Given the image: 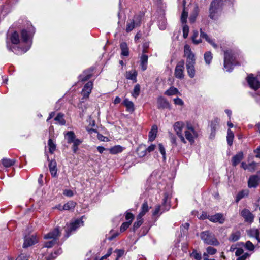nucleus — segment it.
Listing matches in <instances>:
<instances>
[{
	"label": "nucleus",
	"mask_w": 260,
	"mask_h": 260,
	"mask_svg": "<svg viewBox=\"0 0 260 260\" xmlns=\"http://www.w3.org/2000/svg\"><path fill=\"white\" fill-rule=\"evenodd\" d=\"M158 147L160 152L164 158L165 159L166 152L165 148L161 144H159Z\"/></svg>",
	"instance_id": "obj_56"
},
{
	"label": "nucleus",
	"mask_w": 260,
	"mask_h": 260,
	"mask_svg": "<svg viewBox=\"0 0 260 260\" xmlns=\"http://www.w3.org/2000/svg\"><path fill=\"white\" fill-rule=\"evenodd\" d=\"M254 152L256 153V157L260 158V147L254 150Z\"/></svg>",
	"instance_id": "obj_64"
},
{
	"label": "nucleus",
	"mask_w": 260,
	"mask_h": 260,
	"mask_svg": "<svg viewBox=\"0 0 260 260\" xmlns=\"http://www.w3.org/2000/svg\"><path fill=\"white\" fill-rule=\"evenodd\" d=\"M136 27L137 26L134 23H133L132 20H131L129 22H127L126 31L127 32H129Z\"/></svg>",
	"instance_id": "obj_47"
},
{
	"label": "nucleus",
	"mask_w": 260,
	"mask_h": 260,
	"mask_svg": "<svg viewBox=\"0 0 260 260\" xmlns=\"http://www.w3.org/2000/svg\"><path fill=\"white\" fill-rule=\"evenodd\" d=\"M22 38L24 42L27 43V47L25 48H19L18 47H12L9 45V41L13 44H18L20 42L19 36L18 32L14 31L11 34H9L7 37V48L12 50L16 54H21L25 53L30 47L31 42L29 41L31 38V35L26 30L24 29L21 32Z\"/></svg>",
	"instance_id": "obj_2"
},
{
	"label": "nucleus",
	"mask_w": 260,
	"mask_h": 260,
	"mask_svg": "<svg viewBox=\"0 0 260 260\" xmlns=\"http://www.w3.org/2000/svg\"><path fill=\"white\" fill-rule=\"evenodd\" d=\"M92 88L93 83L91 81L87 82L85 85L82 91V94H83L84 98H87L89 97V94L91 92Z\"/></svg>",
	"instance_id": "obj_13"
},
{
	"label": "nucleus",
	"mask_w": 260,
	"mask_h": 260,
	"mask_svg": "<svg viewBox=\"0 0 260 260\" xmlns=\"http://www.w3.org/2000/svg\"><path fill=\"white\" fill-rule=\"evenodd\" d=\"M166 21L165 20L159 22L158 26L161 30H164L166 28Z\"/></svg>",
	"instance_id": "obj_54"
},
{
	"label": "nucleus",
	"mask_w": 260,
	"mask_h": 260,
	"mask_svg": "<svg viewBox=\"0 0 260 260\" xmlns=\"http://www.w3.org/2000/svg\"><path fill=\"white\" fill-rule=\"evenodd\" d=\"M54 120L57 121V122L60 125H63L66 124V121L63 118V114L61 113H58L54 118Z\"/></svg>",
	"instance_id": "obj_35"
},
{
	"label": "nucleus",
	"mask_w": 260,
	"mask_h": 260,
	"mask_svg": "<svg viewBox=\"0 0 260 260\" xmlns=\"http://www.w3.org/2000/svg\"><path fill=\"white\" fill-rule=\"evenodd\" d=\"M148 56L146 54H142L140 57V65L142 71H145L147 68Z\"/></svg>",
	"instance_id": "obj_20"
},
{
	"label": "nucleus",
	"mask_w": 260,
	"mask_h": 260,
	"mask_svg": "<svg viewBox=\"0 0 260 260\" xmlns=\"http://www.w3.org/2000/svg\"><path fill=\"white\" fill-rule=\"evenodd\" d=\"M122 104L126 107L127 111L129 112L134 111V104L133 102L129 101L128 99H125L122 102Z\"/></svg>",
	"instance_id": "obj_16"
},
{
	"label": "nucleus",
	"mask_w": 260,
	"mask_h": 260,
	"mask_svg": "<svg viewBox=\"0 0 260 260\" xmlns=\"http://www.w3.org/2000/svg\"><path fill=\"white\" fill-rule=\"evenodd\" d=\"M137 72L136 70H131L125 73V77L127 79L131 80L133 82H137Z\"/></svg>",
	"instance_id": "obj_15"
},
{
	"label": "nucleus",
	"mask_w": 260,
	"mask_h": 260,
	"mask_svg": "<svg viewBox=\"0 0 260 260\" xmlns=\"http://www.w3.org/2000/svg\"><path fill=\"white\" fill-rule=\"evenodd\" d=\"M83 225V221L81 219H77L74 222L67 225L66 231L67 233V236H69V234L75 231L79 227Z\"/></svg>",
	"instance_id": "obj_8"
},
{
	"label": "nucleus",
	"mask_w": 260,
	"mask_h": 260,
	"mask_svg": "<svg viewBox=\"0 0 260 260\" xmlns=\"http://www.w3.org/2000/svg\"><path fill=\"white\" fill-rule=\"evenodd\" d=\"M91 76L92 72L91 71H86L80 75L79 79L82 81H85L90 78Z\"/></svg>",
	"instance_id": "obj_27"
},
{
	"label": "nucleus",
	"mask_w": 260,
	"mask_h": 260,
	"mask_svg": "<svg viewBox=\"0 0 260 260\" xmlns=\"http://www.w3.org/2000/svg\"><path fill=\"white\" fill-rule=\"evenodd\" d=\"M37 242V239L35 235L26 236L24 237V242L23 244V248L31 246Z\"/></svg>",
	"instance_id": "obj_10"
},
{
	"label": "nucleus",
	"mask_w": 260,
	"mask_h": 260,
	"mask_svg": "<svg viewBox=\"0 0 260 260\" xmlns=\"http://www.w3.org/2000/svg\"><path fill=\"white\" fill-rule=\"evenodd\" d=\"M258 182L259 178L257 176H252L249 178L248 180V187L250 188L256 187L258 184Z\"/></svg>",
	"instance_id": "obj_17"
},
{
	"label": "nucleus",
	"mask_w": 260,
	"mask_h": 260,
	"mask_svg": "<svg viewBox=\"0 0 260 260\" xmlns=\"http://www.w3.org/2000/svg\"><path fill=\"white\" fill-rule=\"evenodd\" d=\"M66 136L68 143H72L76 139V136L73 131L68 132Z\"/></svg>",
	"instance_id": "obj_29"
},
{
	"label": "nucleus",
	"mask_w": 260,
	"mask_h": 260,
	"mask_svg": "<svg viewBox=\"0 0 260 260\" xmlns=\"http://www.w3.org/2000/svg\"><path fill=\"white\" fill-rule=\"evenodd\" d=\"M201 239L207 244L217 246L219 244L215 235L208 231L202 232L200 234Z\"/></svg>",
	"instance_id": "obj_4"
},
{
	"label": "nucleus",
	"mask_w": 260,
	"mask_h": 260,
	"mask_svg": "<svg viewBox=\"0 0 260 260\" xmlns=\"http://www.w3.org/2000/svg\"><path fill=\"white\" fill-rule=\"evenodd\" d=\"M157 126L155 125L152 126L151 131L149 133V140L153 141L155 140L157 133Z\"/></svg>",
	"instance_id": "obj_23"
},
{
	"label": "nucleus",
	"mask_w": 260,
	"mask_h": 260,
	"mask_svg": "<svg viewBox=\"0 0 260 260\" xmlns=\"http://www.w3.org/2000/svg\"><path fill=\"white\" fill-rule=\"evenodd\" d=\"M111 253H112V249L110 248L109 249L106 255H105L104 256L101 257L99 260H103L104 259L107 258L108 256H109L111 254Z\"/></svg>",
	"instance_id": "obj_62"
},
{
	"label": "nucleus",
	"mask_w": 260,
	"mask_h": 260,
	"mask_svg": "<svg viewBox=\"0 0 260 260\" xmlns=\"http://www.w3.org/2000/svg\"><path fill=\"white\" fill-rule=\"evenodd\" d=\"M124 147L120 145H115L109 149L110 153L112 154H116L122 152L124 150Z\"/></svg>",
	"instance_id": "obj_24"
},
{
	"label": "nucleus",
	"mask_w": 260,
	"mask_h": 260,
	"mask_svg": "<svg viewBox=\"0 0 260 260\" xmlns=\"http://www.w3.org/2000/svg\"><path fill=\"white\" fill-rule=\"evenodd\" d=\"M198 37V32L197 31H194L193 34L192 36V41L194 44H199L202 42L201 38H199L198 40H196V38Z\"/></svg>",
	"instance_id": "obj_43"
},
{
	"label": "nucleus",
	"mask_w": 260,
	"mask_h": 260,
	"mask_svg": "<svg viewBox=\"0 0 260 260\" xmlns=\"http://www.w3.org/2000/svg\"><path fill=\"white\" fill-rule=\"evenodd\" d=\"M240 237V233L239 232H236L231 235L229 237V240L235 242L237 241Z\"/></svg>",
	"instance_id": "obj_40"
},
{
	"label": "nucleus",
	"mask_w": 260,
	"mask_h": 260,
	"mask_svg": "<svg viewBox=\"0 0 260 260\" xmlns=\"http://www.w3.org/2000/svg\"><path fill=\"white\" fill-rule=\"evenodd\" d=\"M213 58L211 52H206L204 54V59L207 64H210Z\"/></svg>",
	"instance_id": "obj_36"
},
{
	"label": "nucleus",
	"mask_w": 260,
	"mask_h": 260,
	"mask_svg": "<svg viewBox=\"0 0 260 260\" xmlns=\"http://www.w3.org/2000/svg\"><path fill=\"white\" fill-rule=\"evenodd\" d=\"M120 48L121 49V55L123 56H127L128 55V51L127 48V45L125 43L123 42L121 43Z\"/></svg>",
	"instance_id": "obj_38"
},
{
	"label": "nucleus",
	"mask_w": 260,
	"mask_h": 260,
	"mask_svg": "<svg viewBox=\"0 0 260 260\" xmlns=\"http://www.w3.org/2000/svg\"><path fill=\"white\" fill-rule=\"evenodd\" d=\"M207 254L208 255H213L215 254L217 252V250L215 248L212 247H208L206 249Z\"/></svg>",
	"instance_id": "obj_50"
},
{
	"label": "nucleus",
	"mask_w": 260,
	"mask_h": 260,
	"mask_svg": "<svg viewBox=\"0 0 260 260\" xmlns=\"http://www.w3.org/2000/svg\"><path fill=\"white\" fill-rule=\"evenodd\" d=\"M143 219L142 216L138 215L137 217V221L134 223L133 225V229L135 231L136 229L139 228L143 223Z\"/></svg>",
	"instance_id": "obj_33"
},
{
	"label": "nucleus",
	"mask_w": 260,
	"mask_h": 260,
	"mask_svg": "<svg viewBox=\"0 0 260 260\" xmlns=\"http://www.w3.org/2000/svg\"><path fill=\"white\" fill-rule=\"evenodd\" d=\"M30 255L26 253H22L19 255L16 260H28Z\"/></svg>",
	"instance_id": "obj_49"
},
{
	"label": "nucleus",
	"mask_w": 260,
	"mask_h": 260,
	"mask_svg": "<svg viewBox=\"0 0 260 260\" xmlns=\"http://www.w3.org/2000/svg\"><path fill=\"white\" fill-rule=\"evenodd\" d=\"M247 234L250 237L258 238L259 236L260 232L256 229H251L247 231Z\"/></svg>",
	"instance_id": "obj_28"
},
{
	"label": "nucleus",
	"mask_w": 260,
	"mask_h": 260,
	"mask_svg": "<svg viewBox=\"0 0 260 260\" xmlns=\"http://www.w3.org/2000/svg\"><path fill=\"white\" fill-rule=\"evenodd\" d=\"M140 92V86L137 84L135 86L132 92V95L136 99L139 95Z\"/></svg>",
	"instance_id": "obj_37"
},
{
	"label": "nucleus",
	"mask_w": 260,
	"mask_h": 260,
	"mask_svg": "<svg viewBox=\"0 0 260 260\" xmlns=\"http://www.w3.org/2000/svg\"><path fill=\"white\" fill-rule=\"evenodd\" d=\"M2 163L5 167H10L14 164L15 161L13 159L3 158Z\"/></svg>",
	"instance_id": "obj_34"
},
{
	"label": "nucleus",
	"mask_w": 260,
	"mask_h": 260,
	"mask_svg": "<svg viewBox=\"0 0 260 260\" xmlns=\"http://www.w3.org/2000/svg\"><path fill=\"white\" fill-rule=\"evenodd\" d=\"M149 210V207L147 202H145L143 203L141 207V211L138 214L141 216H143Z\"/></svg>",
	"instance_id": "obj_31"
},
{
	"label": "nucleus",
	"mask_w": 260,
	"mask_h": 260,
	"mask_svg": "<svg viewBox=\"0 0 260 260\" xmlns=\"http://www.w3.org/2000/svg\"><path fill=\"white\" fill-rule=\"evenodd\" d=\"M249 191L247 190H242L239 192L236 197V202H238L242 198L248 196Z\"/></svg>",
	"instance_id": "obj_39"
},
{
	"label": "nucleus",
	"mask_w": 260,
	"mask_h": 260,
	"mask_svg": "<svg viewBox=\"0 0 260 260\" xmlns=\"http://www.w3.org/2000/svg\"><path fill=\"white\" fill-rule=\"evenodd\" d=\"M179 93V92L178 90L174 87H170L169 89H168L165 92V94L169 95V96L176 95Z\"/></svg>",
	"instance_id": "obj_32"
},
{
	"label": "nucleus",
	"mask_w": 260,
	"mask_h": 260,
	"mask_svg": "<svg viewBox=\"0 0 260 260\" xmlns=\"http://www.w3.org/2000/svg\"><path fill=\"white\" fill-rule=\"evenodd\" d=\"M174 102L175 104L180 106H182L184 104L183 101L179 98L174 99Z\"/></svg>",
	"instance_id": "obj_57"
},
{
	"label": "nucleus",
	"mask_w": 260,
	"mask_h": 260,
	"mask_svg": "<svg viewBox=\"0 0 260 260\" xmlns=\"http://www.w3.org/2000/svg\"><path fill=\"white\" fill-rule=\"evenodd\" d=\"M208 219L213 222H219L222 224L224 221V218L223 215L220 213H217L214 215L208 216Z\"/></svg>",
	"instance_id": "obj_14"
},
{
	"label": "nucleus",
	"mask_w": 260,
	"mask_h": 260,
	"mask_svg": "<svg viewBox=\"0 0 260 260\" xmlns=\"http://www.w3.org/2000/svg\"><path fill=\"white\" fill-rule=\"evenodd\" d=\"M56 241V240H51L50 241L46 242L44 246L47 248H51L55 244Z\"/></svg>",
	"instance_id": "obj_52"
},
{
	"label": "nucleus",
	"mask_w": 260,
	"mask_h": 260,
	"mask_svg": "<svg viewBox=\"0 0 260 260\" xmlns=\"http://www.w3.org/2000/svg\"><path fill=\"white\" fill-rule=\"evenodd\" d=\"M200 37L205 39L209 43H210L214 48H217V45L214 43L213 41L210 39L208 35L200 29Z\"/></svg>",
	"instance_id": "obj_25"
},
{
	"label": "nucleus",
	"mask_w": 260,
	"mask_h": 260,
	"mask_svg": "<svg viewBox=\"0 0 260 260\" xmlns=\"http://www.w3.org/2000/svg\"><path fill=\"white\" fill-rule=\"evenodd\" d=\"M141 19L142 16L141 15H136L134 17V18L132 20L133 23H134L138 27L140 25Z\"/></svg>",
	"instance_id": "obj_42"
},
{
	"label": "nucleus",
	"mask_w": 260,
	"mask_h": 260,
	"mask_svg": "<svg viewBox=\"0 0 260 260\" xmlns=\"http://www.w3.org/2000/svg\"><path fill=\"white\" fill-rule=\"evenodd\" d=\"M115 252L117 253V257L116 260H118V259L124 254V251L122 250H116Z\"/></svg>",
	"instance_id": "obj_63"
},
{
	"label": "nucleus",
	"mask_w": 260,
	"mask_h": 260,
	"mask_svg": "<svg viewBox=\"0 0 260 260\" xmlns=\"http://www.w3.org/2000/svg\"><path fill=\"white\" fill-rule=\"evenodd\" d=\"M130 222H124L120 226V230L121 232L125 231L131 225Z\"/></svg>",
	"instance_id": "obj_51"
},
{
	"label": "nucleus",
	"mask_w": 260,
	"mask_h": 260,
	"mask_svg": "<svg viewBox=\"0 0 260 260\" xmlns=\"http://www.w3.org/2000/svg\"><path fill=\"white\" fill-rule=\"evenodd\" d=\"M187 17L188 12L185 11V9H184L181 16V21L182 23H186Z\"/></svg>",
	"instance_id": "obj_45"
},
{
	"label": "nucleus",
	"mask_w": 260,
	"mask_h": 260,
	"mask_svg": "<svg viewBox=\"0 0 260 260\" xmlns=\"http://www.w3.org/2000/svg\"><path fill=\"white\" fill-rule=\"evenodd\" d=\"M155 148V145H153V144H152L150 146H149L145 150V151L143 152V154H140V155L141 156H143L144 155H145L146 154V152H152L153 151V150H154Z\"/></svg>",
	"instance_id": "obj_48"
},
{
	"label": "nucleus",
	"mask_w": 260,
	"mask_h": 260,
	"mask_svg": "<svg viewBox=\"0 0 260 260\" xmlns=\"http://www.w3.org/2000/svg\"><path fill=\"white\" fill-rule=\"evenodd\" d=\"M245 247L250 251H252L254 249V245L249 241L246 242Z\"/></svg>",
	"instance_id": "obj_53"
},
{
	"label": "nucleus",
	"mask_w": 260,
	"mask_h": 260,
	"mask_svg": "<svg viewBox=\"0 0 260 260\" xmlns=\"http://www.w3.org/2000/svg\"><path fill=\"white\" fill-rule=\"evenodd\" d=\"M189 27L185 23H183V36L186 38L188 35Z\"/></svg>",
	"instance_id": "obj_46"
},
{
	"label": "nucleus",
	"mask_w": 260,
	"mask_h": 260,
	"mask_svg": "<svg viewBox=\"0 0 260 260\" xmlns=\"http://www.w3.org/2000/svg\"><path fill=\"white\" fill-rule=\"evenodd\" d=\"M222 0H214L211 4L209 9V17L212 19L216 18L218 11L221 6Z\"/></svg>",
	"instance_id": "obj_5"
},
{
	"label": "nucleus",
	"mask_w": 260,
	"mask_h": 260,
	"mask_svg": "<svg viewBox=\"0 0 260 260\" xmlns=\"http://www.w3.org/2000/svg\"><path fill=\"white\" fill-rule=\"evenodd\" d=\"M224 67L228 72L232 71L233 68V56L230 52L228 51H224Z\"/></svg>",
	"instance_id": "obj_6"
},
{
	"label": "nucleus",
	"mask_w": 260,
	"mask_h": 260,
	"mask_svg": "<svg viewBox=\"0 0 260 260\" xmlns=\"http://www.w3.org/2000/svg\"><path fill=\"white\" fill-rule=\"evenodd\" d=\"M184 62L183 60L180 61L176 65L174 75L178 79H182L184 78Z\"/></svg>",
	"instance_id": "obj_7"
},
{
	"label": "nucleus",
	"mask_w": 260,
	"mask_h": 260,
	"mask_svg": "<svg viewBox=\"0 0 260 260\" xmlns=\"http://www.w3.org/2000/svg\"><path fill=\"white\" fill-rule=\"evenodd\" d=\"M76 205V203L73 201H69L65 204L62 207L59 206L58 209L60 210H69L72 209H73Z\"/></svg>",
	"instance_id": "obj_26"
},
{
	"label": "nucleus",
	"mask_w": 260,
	"mask_h": 260,
	"mask_svg": "<svg viewBox=\"0 0 260 260\" xmlns=\"http://www.w3.org/2000/svg\"><path fill=\"white\" fill-rule=\"evenodd\" d=\"M173 129L180 141L184 144L186 143L187 140L190 144H192L198 136L194 128L188 122H176L173 125Z\"/></svg>",
	"instance_id": "obj_1"
},
{
	"label": "nucleus",
	"mask_w": 260,
	"mask_h": 260,
	"mask_svg": "<svg viewBox=\"0 0 260 260\" xmlns=\"http://www.w3.org/2000/svg\"><path fill=\"white\" fill-rule=\"evenodd\" d=\"M63 194L66 196L71 197L74 195V192L71 190L66 189L63 191Z\"/></svg>",
	"instance_id": "obj_58"
},
{
	"label": "nucleus",
	"mask_w": 260,
	"mask_h": 260,
	"mask_svg": "<svg viewBox=\"0 0 260 260\" xmlns=\"http://www.w3.org/2000/svg\"><path fill=\"white\" fill-rule=\"evenodd\" d=\"M82 142V141L81 140L76 138V139L74 140L72 143H73V146H78L79 145H80V144H81Z\"/></svg>",
	"instance_id": "obj_61"
},
{
	"label": "nucleus",
	"mask_w": 260,
	"mask_h": 260,
	"mask_svg": "<svg viewBox=\"0 0 260 260\" xmlns=\"http://www.w3.org/2000/svg\"><path fill=\"white\" fill-rule=\"evenodd\" d=\"M56 162L54 160H51L49 164V171L51 175L55 177L57 174V166Z\"/></svg>",
	"instance_id": "obj_21"
},
{
	"label": "nucleus",
	"mask_w": 260,
	"mask_h": 260,
	"mask_svg": "<svg viewBox=\"0 0 260 260\" xmlns=\"http://www.w3.org/2000/svg\"><path fill=\"white\" fill-rule=\"evenodd\" d=\"M60 235V232L58 228H55L49 233L44 235V238L45 239L57 240Z\"/></svg>",
	"instance_id": "obj_11"
},
{
	"label": "nucleus",
	"mask_w": 260,
	"mask_h": 260,
	"mask_svg": "<svg viewBox=\"0 0 260 260\" xmlns=\"http://www.w3.org/2000/svg\"><path fill=\"white\" fill-rule=\"evenodd\" d=\"M208 216L207 214V213L203 212L202 214L200 215L199 216H198V218L200 219H208Z\"/></svg>",
	"instance_id": "obj_60"
},
{
	"label": "nucleus",
	"mask_w": 260,
	"mask_h": 260,
	"mask_svg": "<svg viewBox=\"0 0 260 260\" xmlns=\"http://www.w3.org/2000/svg\"><path fill=\"white\" fill-rule=\"evenodd\" d=\"M158 107L159 108H170V104L166 99L159 97L157 99Z\"/></svg>",
	"instance_id": "obj_18"
},
{
	"label": "nucleus",
	"mask_w": 260,
	"mask_h": 260,
	"mask_svg": "<svg viewBox=\"0 0 260 260\" xmlns=\"http://www.w3.org/2000/svg\"><path fill=\"white\" fill-rule=\"evenodd\" d=\"M247 82L250 87L256 90L260 87V83L257 78L254 77L252 74H250L247 78Z\"/></svg>",
	"instance_id": "obj_9"
},
{
	"label": "nucleus",
	"mask_w": 260,
	"mask_h": 260,
	"mask_svg": "<svg viewBox=\"0 0 260 260\" xmlns=\"http://www.w3.org/2000/svg\"><path fill=\"white\" fill-rule=\"evenodd\" d=\"M48 145L49 146V152L50 153L52 154L56 149V145L51 139H49Z\"/></svg>",
	"instance_id": "obj_41"
},
{
	"label": "nucleus",
	"mask_w": 260,
	"mask_h": 260,
	"mask_svg": "<svg viewBox=\"0 0 260 260\" xmlns=\"http://www.w3.org/2000/svg\"><path fill=\"white\" fill-rule=\"evenodd\" d=\"M241 215L246 222L252 223L253 221L254 215L248 209H244L242 210Z\"/></svg>",
	"instance_id": "obj_12"
},
{
	"label": "nucleus",
	"mask_w": 260,
	"mask_h": 260,
	"mask_svg": "<svg viewBox=\"0 0 260 260\" xmlns=\"http://www.w3.org/2000/svg\"><path fill=\"white\" fill-rule=\"evenodd\" d=\"M184 56L186 57V67L187 74L190 78H192L195 76L196 58L193 53L188 44L184 46Z\"/></svg>",
	"instance_id": "obj_3"
},
{
	"label": "nucleus",
	"mask_w": 260,
	"mask_h": 260,
	"mask_svg": "<svg viewBox=\"0 0 260 260\" xmlns=\"http://www.w3.org/2000/svg\"><path fill=\"white\" fill-rule=\"evenodd\" d=\"M257 166V163L255 162H252L251 163H250L248 164V167H249L250 169H248L250 171H253L255 170V168H256Z\"/></svg>",
	"instance_id": "obj_59"
},
{
	"label": "nucleus",
	"mask_w": 260,
	"mask_h": 260,
	"mask_svg": "<svg viewBox=\"0 0 260 260\" xmlns=\"http://www.w3.org/2000/svg\"><path fill=\"white\" fill-rule=\"evenodd\" d=\"M243 158V153L242 152H239L236 155L234 156L232 159V165L236 166L237 165Z\"/></svg>",
	"instance_id": "obj_19"
},
{
	"label": "nucleus",
	"mask_w": 260,
	"mask_h": 260,
	"mask_svg": "<svg viewBox=\"0 0 260 260\" xmlns=\"http://www.w3.org/2000/svg\"><path fill=\"white\" fill-rule=\"evenodd\" d=\"M234 137L233 132L230 129L228 130V134L226 136V140L229 146H232L233 144V141Z\"/></svg>",
	"instance_id": "obj_30"
},
{
	"label": "nucleus",
	"mask_w": 260,
	"mask_h": 260,
	"mask_svg": "<svg viewBox=\"0 0 260 260\" xmlns=\"http://www.w3.org/2000/svg\"><path fill=\"white\" fill-rule=\"evenodd\" d=\"M125 217L127 222H130L131 224L134 218V215L132 213L126 211L125 213Z\"/></svg>",
	"instance_id": "obj_44"
},
{
	"label": "nucleus",
	"mask_w": 260,
	"mask_h": 260,
	"mask_svg": "<svg viewBox=\"0 0 260 260\" xmlns=\"http://www.w3.org/2000/svg\"><path fill=\"white\" fill-rule=\"evenodd\" d=\"M191 256L197 260H200L201 258V255L196 251H193L191 254Z\"/></svg>",
	"instance_id": "obj_55"
},
{
	"label": "nucleus",
	"mask_w": 260,
	"mask_h": 260,
	"mask_svg": "<svg viewBox=\"0 0 260 260\" xmlns=\"http://www.w3.org/2000/svg\"><path fill=\"white\" fill-rule=\"evenodd\" d=\"M219 123H220V120L218 118H216L212 121L211 124V136L214 137L215 134L216 129L218 127Z\"/></svg>",
	"instance_id": "obj_22"
}]
</instances>
